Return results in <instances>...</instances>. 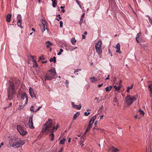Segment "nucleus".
Returning <instances> with one entry per match:
<instances>
[{"mask_svg": "<svg viewBox=\"0 0 152 152\" xmlns=\"http://www.w3.org/2000/svg\"><path fill=\"white\" fill-rule=\"evenodd\" d=\"M58 127V125L57 124L56 126L52 120L51 119H49L48 121L44 125L42 129V132H45L47 131L50 132L49 135L50 139L51 141H53L54 140V135L53 133L56 132Z\"/></svg>", "mask_w": 152, "mask_h": 152, "instance_id": "obj_1", "label": "nucleus"}, {"mask_svg": "<svg viewBox=\"0 0 152 152\" xmlns=\"http://www.w3.org/2000/svg\"><path fill=\"white\" fill-rule=\"evenodd\" d=\"M25 142L23 140L17 138H12L9 141L10 145L15 148L20 147Z\"/></svg>", "mask_w": 152, "mask_h": 152, "instance_id": "obj_2", "label": "nucleus"}, {"mask_svg": "<svg viewBox=\"0 0 152 152\" xmlns=\"http://www.w3.org/2000/svg\"><path fill=\"white\" fill-rule=\"evenodd\" d=\"M8 83L9 86L7 89L8 99L10 100L12 99L13 95L15 94V91L14 83L12 81H9Z\"/></svg>", "mask_w": 152, "mask_h": 152, "instance_id": "obj_3", "label": "nucleus"}, {"mask_svg": "<svg viewBox=\"0 0 152 152\" xmlns=\"http://www.w3.org/2000/svg\"><path fill=\"white\" fill-rule=\"evenodd\" d=\"M56 75V73L54 68L49 70L45 77V81L52 80L54 78Z\"/></svg>", "mask_w": 152, "mask_h": 152, "instance_id": "obj_4", "label": "nucleus"}, {"mask_svg": "<svg viewBox=\"0 0 152 152\" xmlns=\"http://www.w3.org/2000/svg\"><path fill=\"white\" fill-rule=\"evenodd\" d=\"M136 97L133 96L132 97L130 95H128L125 98L126 104L128 106L131 104L134 101L136 100Z\"/></svg>", "mask_w": 152, "mask_h": 152, "instance_id": "obj_5", "label": "nucleus"}, {"mask_svg": "<svg viewBox=\"0 0 152 152\" xmlns=\"http://www.w3.org/2000/svg\"><path fill=\"white\" fill-rule=\"evenodd\" d=\"M47 23L44 20H42V24L40 25L41 29L42 31L43 32L45 30H47Z\"/></svg>", "mask_w": 152, "mask_h": 152, "instance_id": "obj_6", "label": "nucleus"}, {"mask_svg": "<svg viewBox=\"0 0 152 152\" xmlns=\"http://www.w3.org/2000/svg\"><path fill=\"white\" fill-rule=\"evenodd\" d=\"M17 18L18 20L17 24L18 26L21 28H23V27L21 24L22 20L21 15L20 14L18 15H17Z\"/></svg>", "mask_w": 152, "mask_h": 152, "instance_id": "obj_7", "label": "nucleus"}, {"mask_svg": "<svg viewBox=\"0 0 152 152\" xmlns=\"http://www.w3.org/2000/svg\"><path fill=\"white\" fill-rule=\"evenodd\" d=\"M33 115L31 116L29 118L28 125L30 128L34 129V127L33 126V123L32 121Z\"/></svg>", "mask_w": 152, "mask_h": 152, "instance_id": "obj_8", "label": "nucleus"}, {"mask_svg": "<svg viewBox=\"0 0 152 152\" xmlns=\"http://www.w3.org/2000/svg\"><path fill=\"white\" fill-rule=\"evenodd\" d=\"M29 90V94L31 97L32 98L33 97H34L35 99H37L36 96L34 94V91L33 89L31 87H30Z\"/></svg>", "mask_w": 152, "mask_h": 152, "instance_id": "obj_9", "label": "nucleus"}, {"mask_svg": "<svg viewBox=\"0 0 152 152\" xmlns=\"http://www.w3.org/2000/svg\"><path fill=\"white\" fill-rule=\"evenodd\" d=\"M95 47L96 52L98 54H100L102 52V50L101 48V46H98L97 45H95Z\"/></svg>", "mask_w": 152, "mask_h": 152, "instance_id": "obj_10", "label": "nucleus"}, {"mask_svg": "<svg viewBox=\"0 0 152 152\" xmlns=\"http://www.w3.org/2000/svg\"><path fill=\"white\" fill-rule=\"evenodd\" d=\"M108 151L112 152H117L119 151V150L114 146H112L109 148Z\"/></svg>", "mask_w": 152, "mask_h": 152, "instance_id": "obj_11", "label": "nucleus"}, {"mask_svg": "<svg viewBox=\"0 0 152 152\" xmlns=\"http://www.w3.org/2000/svg\"><path fill=\"white\" fill-rule=\"evenodd\" d=\"M21 98L22 99H24L25 98L26 100V104L28 101V96L27 94L26 93H23L22 94Z\"/></svg>", "mask_w": 152, "mask_h": 152, "instance_id": "obj_12", "label": "nucleus"}, {"mask_svg": "<svg viewBox=\"0 0 152 152\" xmlns=\"http://www.w3.org/2000/svg\"><path fill=\"white\" fill-rule=\"evenodd\" d=\"M115 48L116 49V52L117 53H121V52L120 51V45L119 43H118L116 45V46L115 47Z\"/></svg>", "mask_w": 152, "mask_h": 152, "instance_id": "obj_13", "label": "nucleus"}, {"mask_svg": "<svg viewBox=\"0 0 152 152\" xmlns=\"http://www.w3.org/2000/svg\"><path fill=\"white\" fill-rule=\"evenodd\" d=\"M96 115H95L94 116H93L91 118V119L89 121V124L92 125L94 123V121L96 119Z\"/></svg>", "mask_w": 152, "mask_h": 152, "instance_id": "obj_14", "label": "nucleus"}, {"mask_svg": "<svg viewBox=\"0 0 152 152\" xmlns=\"http://www.w3.org/2000/svg\"><path fill=\"white\" fill-rule=\"evenodd\" d=\"M45 44L46 45V47L48 48H49L50 46H51L53 45V43L49 41L46 42H45Z\"/></svg>", "mask_w": 152, "mask_h": 152, "instance_id": "obj_15", "label": "nucleus"}, {"mask_svg": "<svg viewBox=\"0 0 152 152\" xmlns=\"http://www.w3.org/2000/svg\"><path fill=\"white\" fill-rule=\"evenodd\" d=\"M11 18V15L10 14H8L6 17L7 21L8 22H10V21Z\"/></svg>", "mask_w": 152, "mask_h": 152, "instance_id": "obj_16", "label": "nucleus"}, {"mask_svg": "<svg viewBox=\"0 0 152 152\" xmlns=\"http://www.w3.org/2000/svg\"><path fill=\"white\" fill-rule=\"evenodd\" d=\"M21 135H25L26 134V131H24V130L23 128L22 129H21L20 131L19 132Z\"/></svg>", "mask_w": 152, "mask_h": 152, "instance_id": "obj_17", "label": "nucleus"}, {"mask_svg": "<svg viewBox=\"0 0 152 152\" xmlns=\"http://www.w3.org/2000/svg\"><path fill=\"white\" fill-rule=\"evenodd\" d=\"M148 88L150 94L151 96H152V84L149 85H148Z\"/></svg>", "mask_w": 152, "mask_h": 152, "instance_id": "obj_18", "label": "nucleus"}, {"mask_svg": "<svg viewBox=\"0 0 152 152\" xmlns=\"http://www.w3.org/2000/svg\"><path fill=\"white\" fill-rule=\"evenodd\" d=\"M52 2V5L53 7H55L57 5V3L56 0H51Z\"/></svg>", "mask_w": 152, "mask_h": 152, "instance_id": "obj_19", "label": "nucleus"}, {"mask_svg": "<svg viewBox=\"0 0 152 152\" xmlns=\"http://www.w3.org/2000/svg\"><path fill=\"white\" fill-rule=\"evenodd\" d=\"M80 113L79 112H77L73 116V119L75 120L77 117L78 116L80 115Z\"/></svg>", "mask_w": 152, "mask_h": 152, "instance_id": "obj_20", "label": "nucleus"}, {"mask_svg": "<svg viewBox=\"0 0 152 152\" xmlns=\"http://www.w3.org/2000/svg\"><path fill=\"white\" fill-rule=\"evenodd\" d=\"M80 138L81 140L79 142V144L80 145H81L83 144V142H84L85 139L84 137H81Z\"/></svg>", "mask_w": 152, "mask_h": 152, "instance_id": "obj_21", "label": "nucleus"}, {"mask_svg": "<svg viewBox=\"0 0 152 152\" xmlns=\"http://www.w3.org/2000/svg\"><path fill=\"white\" fill-rule=\"evenodd\" d=\"M112 86H110V87H107L105 88V91H110L112 89Z\"/></svg>", "mask_w": 152, "mask_h": 152, "instance_id": "obj_22", "label": "nucleus"}, {"mask_svg": "<svg viewBox=\"0 0 152 152\" xmlns=\"http://www.w3.org/2000/svg\"><path fill=\"white\" fill-rule=\"evenodd\" d=\"M71 42L73 45H75L77 42L76 40L75 39H71Z\"/></svg>", "mask_w": 152, "mask_h": 152, "instance_id": "obj_23", "label": "nucleus"}, {"mask_svg": "<svg viewBox=\"0 0 152 152\" xmlns=\"http://www.w3.org/2000/svg\"><path fill=\"white\" fill-rule=\"evenodd\" d=\"M74 108H76L78 110H80L82 106L81 104H79V105H74Z\"/></svg>", "mask_w": 152, "mask_h": 152, "instance_id": "obj_24", "label": "nucleus"}, {"mask_svg": "<svg viewBox=\"0 0 152 152\" xmlns=\"http://www.w3.org/2000/svg\"><path fill=\"white\" fill-rule=\"evenodd\" d=\"M56 58L54 56L53 57V58H50L49 61L50 62L53 61L54 63H55L56 62Z\"/></svg>", "mask_w": 152, "mask_h": 152, "instance_id": "obj_25", "label": "nucleus"}, {"mask_svg": "<svg viewBox=\"0 0 152 152\" xmlns=\"http://www.w3.org/2000/svg\"><path fill=\"white\" fill-rule=\"evenodd\" d=\"M23 128H22L21 126L20 125H18L17 126V129L19 132L20 131L23 129Z\"/></svg>", "mask_w": 152, "mask_h": 152, "instance_id": "obj_26", "label": "nucleus"}, {"mask_svg": "<svg viewBox=\"0 0 152 152\" xmlns=\"http://www.w3.org/2000/svg\"><path fill=\"white\" fill-rule=\"evenodd\" d=\"M90 80L92 82H95L96 80L95 78L94 77H91L90 78Z\"/></svg>", "mask_w": 152, "mask_h": 152, "instance_id": "obj_27", "label": "nucleus"}, {"mask_svg": "<svg viewBox=\"0 0 152 152\" xmlns=\"http://www.w3.org/2000/svg\"><path fill=\"white\" fill-rule=\"evenodd\" d=\"M30 56L31 57V58L32 59V61L34 63L36 62V60L34 59L35 57L32 56Z\"/></svg>", "mask_w": 152, "mask_h": 152, "instance_id": "obj_28", "label": "nucleus"}, {"mask_svg": "<svg viewBox=\"0 0 152 152\" xmlns=\"http://www.w3.org/2000/svg\"><path fill=\"white\" fill-rule=\"evenodd\" d=\"M92 127V125L89 124L88 127L86 129L87 130L89 131L91 128Z\"/></svg>", "mask_w": 152, "mask_h": 152, "instance_id": "obj_29", "label": "nucleus"}, {"mask_svg": "<svg viewBox=\"0 0 152 152\" xmlns=\"http://www.w3.org/2000/svg\"><path fill=\"white\" fill-rule=\"evenodd\" d=\"M65 141V139L63 138L60 141V143L61 144H64Z\"/></svg>", "mask_w": 152, "mask_h": 152, "instance_id": "obj_30", "label": "nucleus"}, {"mask_svg": "<svg viewBox=\"0 0 152 152\" xmlns=\"http://www.w3.org/2000/svg\"><path fill=\"white\" fill-rule=\"evenodd\" d=\"M114 87L116 91H118L120 90L121 87L119 86L117 87L115 85L114 86Z\"/></svg>", "mask_w": 152, "mask_h": 152, "instance_id": "obj_31", "label": "nucleus"}, {"mask_svg": "<svg viewBox=\"0 0 152 152\" xmlns=\"http://www.w3.org/2000/svg\"><path fill=\"white\" fill-rule=\"evenodd\" d=\"M102 42L101 41H99L95 45H97L98 46H101V47Z\"/></svg>", "mask_w": 152, "mask_h": 152, "instance_id": "obj_32", "label": "nucleus"}, {"mask_svg": "<svg viewBox=\"0 0 152 152\" xmlns=\"http://www.w3.org/2000/svg\"><path fill=\"white\" fill-rule=\"evenodd\" d=\"M138 112L139 113H140V114H142V116H143L144 115L145 113L143 111L140 110H139Z\"/></svg>", "mask_w": 152, "mask_h": 152, "instance_id": "obj_33", "label": "nucleus"}, {"mask_svg": "<svg viewBox=\"0 0 152 152\" xmlns=\"http://www.w3.org/2000/svg\"><path fill=\"white\" fill-rule=\"evenodd\" d=\"M60 26L61 28H62L63 27V23L62 21H61L59 22Z\"/></svg>", "mask_w": 152, "mask_h": 152, "instance_id": "obj_34", "label": "nucleus"}, {"mask_svg": "<svg viewBox=\"0 0 152 152\" xmlns=\"http://www.w3.org/2000/svg\"><path fill=\"white\" fill-rule=\"evenodd\" d=\"M38 66L37 64V62L33 64V66L34 67H37Z\"/></svg>", "mask_w": 152, "mask_h": 152, "instance_id": "obj_35", "label": "nucleus"}, {"mask_svg": "<svg viewBox=\"0 0 152 152\" xmlns=\"http://www.w3.org/2000/svg\"><path fill=\"white\" fill-rule=\"evenodd\" d=\"M141 39H136V41L138 43H139L141 42Z\"/></svg>", "mask_w": 152, "mask_h": 152, "instance_id": "obj_36", "label": "nucleus"}, {"mask_svg": "<svg viewBox=\"0 0 152 152\" xmlns=\"http://www.w3.org/2000/svg\"><path fill=\"white\" fill-rule=\"evenodd\" d=\"M88 131V130L86 129L85 132H84L83 135L82 137H85V134Z\"/></svg>", "mask_w": 152, "mask_h": 152, "instance_id": "obj_37", "label": "nucleus"}, {"mask_svg": "<svg viewBox=\"0 0 152 152\" xmlns=\"http://www.w3.org/2000/svg\"><path fill=\"white\" fill-rule=\"evenodd\" d=\"M141 34L140 33H139L136 36V38H139V37H140Z\"/></svg>", "mask_w": 152, "mask_h": 152, "instance_id": "obj_38", "label": "nucleus"}, {"mask_svg": "<svg viewBox=\"0 0 152 152\" xmlns=\"http://www.w3.org/2000/svg\"><path fill=\"white\" fill-rule=\"evenodd\" d=\"M81 70V69H76V70H75V71H74V73L75 74L76 72H78L79 71H80Z\"/></svg>", "mask_w": 152, "mask_h": 152, "instance_id": "obj_39", "label": "nucleus"}, {"mask_svg": "<svg viewBox=\"0 0 152 152\" xmlns=\"http://www.w3.org/2000/svg\"><path fill=\"white\" fill-rule=\"evenodd\" d=\"M113 102H118V100L116 98H115L113 99Z\"/></svg>", "mask_w": 152, "mask_h": 152, "instance_id": "obj_40", "label": "nucleus"}, {"mask_svg": "<svg viewBox=\"0 0 152 152\" xmlns=\"http://www.w3.org/2000/svg\"><path fill=\"white\" fill-rule=\"evenodd\" d=\"M90 114V112L87 113L86 112H85L84 113V115L85 116H88Z\"/></svg>", "mask_w": 152, "mask_h": 152, "instance_id": "obj_41", "label": "nucleus"}, {"mask_svg": "<svg viewBox=\"0 0 152 152\" xmlns=\"http://www.w3.org/2000/svg\"><path fill=\"white\" fill-rule=\"evenodd\" d=\"M44 58H43V56L42 55L41 57H39V60H41L42 59L44 60Z\"/></svg>", "mask_w": 152, "mask_h": 152, "instance_id": "obj_42", "label": "nucleus"}, {"mask_svg": "<svg viewBox=\"0 0 152 152\" xmlns=\"http://www.w3.org/2000/svg\"><path fill=\"white\" fill-rule=\"evenodd\" d=\"M132 88H133V85H132L130 87H129V86H128V87H127V89H132Z\"/></svg>", "mask_w": 152, "mask_h": 152, "instance_id": "obj_43", "label": "nucleus"}, {"mask_svg": "<svg viewBox=\"0 0 152 152\" xmlns=\"http://www.w3.org/2000/svg\"><path fill=\"white\" fill-rule=\"evenodd\" d=\"M41 107V106L39 107L35 110V112H36L37 111L39 110Z\"/></svg>", "mask_w": 152, "mask_h": 152, "instance_id": "obj_44", "label": "nucleus"}, {"mask_svg": "<svg viewBox=\"0 0 152 152\" xmlns=\"http://www.w3.org/2000/svg\"><path fill=\"white\" fill-rule=\"evenodd\" d=\"M24 106L23 105H20L19 106V108L20 109H22L24 107Z\"/></svg>", "mask_w": 152, "mask_h": 152, "instance_id": "obj_45", "label": "nucleus"}, {"mask_svg": "<svg viewBox=\"0 0 152 152\" xmlns=\"http://www.w3.org/2000/svg\"><path fill=\"white\" fill-rule=\"evenodd\" d=\"M58 18V19L56 18V20L58 21H59L60 20H61L62 19L61 17L60 16H59Z\"/></svg>", "mask_w": 152, "mask_h": 152, "instance_id": "obj_46", "label": "nucleus"}, {"mask_svg": "<svg viewBox=\"0 0 152 152\" xmlns=\"http://www.w3.org/2000/svg\"><path fill=\"white\" fill-rule=\"evenodd\" d=\"M81 145V147L82 148H84L86 146V145L84 144H82Z\"/></svg>", "mask_w": 152, "mask_h": 152, "instance_id": "obj_47", "label": "nucleus"}, {"mask_svg": "<svg viewBox=\"0 0 152 152\" xmlns=\"http://www.w3.org/2000/svg\"><path fill=\"white\" fill-rule=\"evenodd\" d=\"M63 150V148H61L60 150L58 152H62Z\"/></svg>", "mask_w": 152, "mask_h": 152, "instance_id": "obj_48", "label": "nucleus"}, {"mask_svg": "<svg viewBox=\"0 0 152 152\" xmlns=\"http://www.w3.org/2000/svg\"><path fill=\"white\" fill-rule=\"evenodd\" d=\"M103 84L102 83L101 84H99L98 85V86L99 87H102L103 86Z\"/></svg>", "mask_w": 152, "mask_h": 152, "instance_id": "obj_49", "label": "nucleus"}, {"mask_svg": "<svg viewBox=\"0 0 152 152\" xmlns=\"http://www.w3.org/2000/svg\"><path fill=\"white\" fill-rule=\"evenodd\" d=\"M149 22H150V23H151V24H152V20L150 18H149Z\"/></svg>", "mask_w": 152, "mask_h": 152, "instance_id": "obj_50", "label": "nucleus"}, {"mask_svg": "<svg viewBox=\"0 0 152 152\" xmlns=\"http://www.w3.org/2000/svg\"><path fill=\"white\" fill-rule=\"evenodd\" d=\"M103 105H102L99 108V110H102L103 108Z\"/></svg>", "mask_w": 152, "mask_h": 152, "instance_id": "obj_51", "label": "nucleus"}, {"mask_svg": "<svg viewBox=\"0 0 152 152\" xmlns=\"http://www.w3.org/2000/svg\"><path fill=\"white\" fill-rule=\"evenodd\" d=\"M72 107H74V105H75L74 104V102H72Z\"/></svg>", "mask_w": 152, "mask_h": 152, "instance_id": "obj_52", "label": "nucleus"}, {"mask_svg": "<svg viewBox=\"0 0 152 152\" xmlns=\"http://www.w3.org/2000/svg\"><path fill=\"white\" fill-rule=\"evenodd\" d=\"M109 77H110V76L109 75H108L107 77V78H106L105 80H107L109 79H110Z\"/></svg>", "mask_w": 152, "mask_h": 152, "instance_id": "obj_53", "label": "nucleus"}, {"mask_svg": "<svg viewBox=\"0 0 152 152\" xmlns=\"http://www.w3.org/2000/svg\"><path fill=\"white\" fill-rule=\"evenodd\" d=\"M77 48V47H75L74 48H73L72 50H71V51Z\"/></svg>", "mask_w": 152, "mask_h": 152, "instance_id": "obj_54", "label": "nucleus"}, {"mask_svg": "<svg viewBox=\"0 0 152 152\" xmlns=\"http://www.w3.org/2000/svg\"><path fill=\"white\" fill-rule=\"evenodd\" d=\"M134 118H138V117L137 114L136 115L134 116Z\"/></svg>", "mask_w": 152, "mask_h": 152, "instance_id": "obj_55", "label": "nucleus"}, {"mask_svg": "<svg viewBox=\"0 0 152 152\" xmlns=\"http://www.w3.org/2000/svg\"><path fill=\"white\" fill-rule=\"evenodd\" d=\"M71 138H69L68 139V142L69 143L70 142L71 140Z\"/></svg>", "mask_w": 152, "mask_h": 152, "instance_id": "obj_56", "label": "nucleus"}, {"mask_svg": "<svg viewBox=\"0 0 152 152\" xmlns=\"http://www.w3.org/2000/svg\"><path fill=\"white\" fill-rule=\"evenodd\" d=\"M63 50L62 49H61L60 50V51L59 52H61V53H62L63 52Z\"/></svg>", "mask_w": 152, "mask_h": 152, "instance_id": "obj_57", "label": "nucleus"}, {"mask_svg": "<svg viewBox=\"0 0 152 152\" xmlns=\"http://www.w3.org/2000/svg\"><path fill=\"white\" fill-rule=\"evenodd\" d=\"M97 123H98V121H96L94 123V125H96L97 124Z\"/></svg>", "mask_w": 152, "mask_h": 152, "instance_id": "obj_58", "label": "nucleus"}, {"mask_svg": "<svg viewBox=\"0 0 152 152\" xmlns=\"http://www.w3.org/2000/svg\"><path fill=\"white\" fill-rule=\"evenodd\" d=\"M12 105V102H10V104H9V105L8 106V107H10V106H11Z\"/></svg>", "mask_w": 152, "mask_h": 152, "instance_id": "obj_59", "label": "nucleus"}, {"mask_svg": "<svg viewBox=\"0 0 152 152\" xmlns=\"http://www.w3.org/2000/svg\"><path fill=\"white\" fill-rule=\"evenodd\" d=\"M61 12L63 13H64L65 12V10L64 9H62L61 11Z\"/></svg>", "mask_w": 152, "mask_h": 152, "instance_id": "obj_60", "label": "nucleus"}, {"mask_svg": "<svg viewBox=\"0 0 152 152\" xmlns=\"http://www.w3.org/2000/svg\"><path fill=\"white\" fill-rule=\"evenodd\" d=\"M61 53H61V52H59L58 53V55H60L61 54Z\"/></svg>", "mask_w": 152, "mask_h": 152, "instance_id": "obj_61", "label": "nucleus"}, {"mask_svg": "<svg viewBox=\"0 0 152 152\" xmlns=\"http://www.w3.org/2000/svg\"><path fill=\"white\" fill-rule=\"evenodd\" d=\"M30 110L31 111L33 112H34V110L32 109H30Z\"/></svg>", "mask_w": 152, "mask_h": 152, "instance_id": "obj_62", "label": "nucleus"}, {"mask_svg": "<svg viewBox=\"0 0 152 152\" xmlns=\"http://www.w3.org/2000/svg\"><path fill=\"white\" fill-rule=\"evenodd\" d=\"M64 7H63V6H61V7H60V8H61V9H62H62H64Z\"/></svg>", "mask_w": 152, "mask_h": 152, "instance_id": "obj_63", "label": "nucleus"}, {"mask_svg": "<svg viewBox=\"0 0 152 152\" xmlns=\"http://www.w3.org/2000/svg\"><path fill=\"white\" fill-rule=\"evenodd\" d=\"M4 144V142H2L1 143L0 145H1V146H3V145Z\"/></svg>", "mask_w": 152, "mask_h": 152, "instance_id": "obj_64", "label": "nucleus"}]
</instances>
